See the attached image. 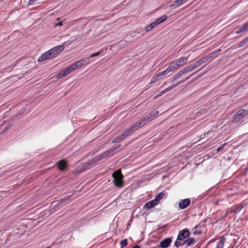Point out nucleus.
<instances>
[{
	"label": "nucleus",
	"instance_id": "1a4fd4ad",
	"mask_svg": "<svg viewBox=\"0 0 248 248\" xmlns=\"http://www.w3.org/2000/svg\"><path fill=\"white\" fill-rule=\"evenodd\" d=\"M172 242V237L166 238L162 240L159 245L157 246V248H168L170 247Z\"/></svg>",
	"mask_w": 248,
	"mask_h": 248
},
{
	"label": "nucleus",
	"instance_id": "603ef678",
	"mask_svg": "<svg viewBox=\"0 0 248 248\" xmlns=\"http://www.w3.org/2000/svg\"><path fill=\"white\" fill-rule=\"evenodd\" d=\"M198 225H197L195 226V228H197L198 227Z\"/></svg>",
	"mask_w": 248,
	"mask_h": 248
},
{
	"label": "nucleus",
	"instance_id": "a878e982",
	"mask_svg": "<svg viewBox=\"0 0 248 248\" xmlns=\"http://www.w3.org/2000/svg\"><path fill=\"white\" fill-rule=\"evenodd\" d=\"M248 43V36L237 44V47H241Z\"/></svg>",
	"mask_w": 248,
	"mask_h": 248
},
{
	"label": "nucleus",
	"instance_id": "58836bf2",
	"mask_svg": "<svg viewBox=\"0 0 248 248\" xmlns=\"http://www.w3.org/2000/svg\"><path fill=\"white\" fill-rule=\"evenodd\" d=\"M152 29H153V28H152V27H151L150 26V24H149L148 26H146V28H145V31H147V32H149V31H150Z\"/></svg>",
	"mask_w": 248,
	"mask_h": 248
},
{
	"label": "nucleus",
	"instance_id": "2f4dec72",
	"mask_svg": "<svg viewBox=\"0 0 248 248\" xmlns=\"http://www.w3.org/2000/svg\"><path fill=\"white\" fill-rule=\"evenodd\" d=\"M127 245V240L126 239H124L122 240L120 242V245L121 248H124Z\"/></svg>",
	"mask_w": 248,
	"mask_h": 248
},
{
	"label": "nucleus",
	"instance_id": "c756f323",
	"mask_svg": "<svg viewBox=\"0 0 248 248\" xmlns=\"http://www.w3.org/2000/svg\"><path fill=\"white\" fill-rule=\"evenodd\" d=\"M194 69H193V68H192V67L191 66V65H190L188 66H187V67H186L185 68L182 69V70L183 71V72H184L185 74H186V73H187L188 72H191Z\"/></svg>",
	"mask_w": 248,
	"mask_h": 248
},
{
	"label": "nucleus",
	"instance_id": "cd10ccee",
	"mask_svg": "<svg viewBox=\"0 0 248 248\" xmlns=\"http://www.w3.org/2000/svg\"><path fill=\"white\" fill-rule=\"evenodd\" d=\"M161 78L160 75L158 73L155 76L153 77L151 80L150 84H153L156 82H157L159 79Z\"/></svg>",
	"mask_w": 248,
	"mask_h": 248
},
{
	"label": "nucleus",
	"instance_id": "de8ad7c7",
	"mask_svg": "<svg viewBox=\"0 0 248 248\" xmlns=\"http://www.w3.org/2000/svg\"><path fill=\"white\" fill-rule=\"evenodd\" d=\"M165 93H166L165 91H164V90H163V91L160 92V93L157 94V96H161L162 95H163Z\"/></svg>",
	"mask_w": 248,
	"mask_h": 248
},
{
	"label": "nucleus",
	"instance_id": "72a5a7b5",
	"mask_svg": "<svg viewBox=\"0 0 248 248\" xmlns=\"http://www.w3.org/2000/svg\"><path fill=\"white\" fill-rule=\"evenodd\" d=\"M12 125V124H8L2 130L1 133L5 132L9 128H10Z\"/></svg>",
	"mask_w": 248,
	"mask_h": 248
},
{
	"label": "nucleus",
	"instance_id": "6e6d98bb",
	"mask_svg": "<svg viewBox=\"0 0 248 248\" xmlns=\"http://www.w3.org/2000/svg\"><path fill=\"white\" fill-rule=\"evenodd\" d=\"M81 171H82V170H79V172H81Z\"/></svg>",
	"mask_w": 248,
	"mask_h": 248
},
{
	"label": "nucleus",
	"instance_id": "423d86ee",
	"mask_svg": "<svg viewBox=\"0 0 248 248\" xmlns=\"http://www.w3.org/2000/svg\"><path fill=\"white\" fill-rule=\"evenodd\" d=\"M248 114V110L242 108L239 110L233 116V122L238 123L242 120Z\"/></svg>",
	"mask_w": 248,
	"mask_h": 248
},
{
	"label": "nucleus",
	"instance_id": "6e6552de",
	"mask_svg": "<svg viewBox=\"0 0 248 248\" xmlns=\"http://www.w3.org/2000/svg\"><path fill=\"white\" fill-rule=\"evenodd\" d=\"M189 235V230L187 229H184L179 232L177 237V240H183V239L188 238Z\"/></svg>",
	"mask_w": 248,
	"mask_h": 248
},
{
	"label": "nucleus",
	"instance_id": "f03ea898",
	"mask_svg": "<svg viewBox=\"0 0 248 248\" xmlns=\"http://www.w3.org/2000/svg\"><path fill=\"white\" fill-rule=\"evenodd\" d=\"M158 113L159 112L157 110L154 112H151L144 118H143L142 119L137 121L134 124L135 126L138 130L140 127L145 125L148 122L153 120L155 118V115H157Z\"/></svg>",
	"mask_w": 248,
	"mask_h": 248
},
{
	"label": "nucleus",
	"instance_id": "6ab92c4d",
	"mask_svg": "<svg viewBox=\"0 0 248 248\" xmlns=\"http://www.w3.org/2000/svg\"><path fill=\"white\" fill-rule=\"evenodd\" d=\"M177 69V67H176L173 62H170L169 67L166 69L169 73L172 72Z\"/></svg>",
	"mask_w": 248,
	"mask_h": 248
},
{
	"label": "nucleus",
	"instance_id": "2eb2a0df",
	"mask_svg": "<svg viewBox=\"0 0 248 248\" xmlns=\"http://www.w3.org/2000/svg\"><path fill=\"white\" fill-rule=\"evenodd\" d=\"M138 130L135 125L131 126L129 128L126 129L123 133V134L124 135V136L125 137H126L128 135H130L133 132Z\"/></svg>",
	"mask_w": 248,
	"mask_h": 248
},
{
	"label": "nucleus",
	"instance_id": "9d476101",
	"mask_svg": "<svg viewBox=\"0 0 248 248\" xmlns=\"http://www.w3.org/2000/svg\"><path fill=\"white\" fill-rule=\"evenodd\" d=\"M187 60L188 57H181L180 58L173 62L175 64V65L177 67L178 69L179 67L182 66L186 62Z\"/></svg>",
	"mask_w": 248,
	"mask_h": 248
},
{
	"label": "nucleus",
	"instance_id": "bb28decb",
	"mask_svg": "<svg viewBox=\"0 0 248 248\" xmlns=\"http://www.w3.org/2000/svg\"><path fill=\"white\" fill-rule=\"evenodd\" d=\"M186 1V0H175V1H174L173 4L171 5V6L172 7L173 6H175V5L176 6H180V5H182V4H183Z\"/></svg>",
	"mask_w": 248,
	"mask_h": 248
},
{
	"label": "nucleus",
	"instance_id": "dca6fc26",
	"mask_svg": "<svg viewBox=\"0 0 248 248\" xmlns=\"http://www.w3.org/2000/svg\"><path fill=\"white\" fill-rule=\"evenodd\" d=\"M196 73H194L192 74H191L189 77H187L186 78H185V79L183 80H181L180 81V82H179L178 83L176 84H173V85H171V86L168 87V88H167L166 89H165L164 90V91H165V93H167L169 91H170V90H172V89H173L174 88H175V87H176L178 85L185 82L186 80H187L190 77H191V76H192L193 75H194Z\"/></svg>",
	"mask_w": 248,
	"mask_h": 248
},
{
	"label": "nucleus",
	"instance_id": "9b49d317",
	"mask_svg": "<svg viewBox=\"0 0 248 248\" xmlns=\"http://www.w3.org/2000/svg\"><path fill=\"white\" fill-rule=\"evenodd\" d=\"M190 202L189 199H184L180 202L178 207L181 209H185L190 205Z\"/></svg>",
	"mask_w": 248,
	"mask_h": 248
},
{
	"label": "nucleus",
	"instance_id": "a211bd4d",
	"mask_svg": "<svg viewBox=\"0 0 248 248\" xmlns=\"http://www.w3.org/2000/svg\"><path fill=\"white\" fill-rule=\"evenodd\" d=\"M248 31V21L244 24L242 26L240 27L238 30L236 31V33L240 34L243 32H246Z\"/></svg>",
	"mask_w": 248,
	"mask_h": 248
},
{
	"label": "nucleus",
	"instance_id": "3c124183",
	"mask_svg": "<svg viewBox=\"0 0 248 248\" xmlns=\"http://www.w3.org/2000/svg\"><path fill=\"white\" fill-rule=\"evenodd\" d=\"M158 97H159V96H157V94L154 97V99H156L157 98H158Z\"/></svg>",
	"mask_w": 248,
	"mask_h": 248
},
{
	"label": "nucleus",
	"instance_id": "20e7f679",
	"mask_svg": "<svg viewBox=\"0 0 248 248\" xmlns=\"http://www.w3.org/2000/svg\"><path fill=\"white\" fill-rule=\"evenodd\" d=\"M101 160V159L99 155H98L92 158L90 161L84 163L81 168L82 170H84L93 168L96 165L98 162Z\"/></svg>",
	"mask_w": 248,
	"mask_h": 248
},
{
	"label": "nucleus",
	"instance_id": "e433bc0d",
	"mask_svg": "<svg viewBox=\"0 0 248 248\" xmlns=\"http://www.w3.org/2000/svg\"><path fill=\"white\" fill-rule=\"evenodd\" d=\"M62 71L63 73V74L64 77L68 75L69 74H70V72H69V71L67 68Z\"/></svg>",
	"mask_w": 248,
	"mask_h": 248
},
{
	"label": "nucleus",
	"instance_id": "a18cd8bd",
	"mask_svg": "<svg viewBox=\"0 0 248 248\" xmlns=\"http://www.w3.org/2000/svg\"><path fill=\"white\" fill-rule=\"evenodd\" d=\"M71 65L74 68L75 70H76L77 69H78V67L76 62H75L74 63L71 64Z\"/></svg>",
	"mask_w": 248,
	"mask_h": 248
},
{
	"label": "nucleus",
	"instance_id": "09e8293b",
	"mask_svg": "<svg viewBox=\"0 0 248 248\" xmlns=\"http://www.w3.org/2000/svg\"><path fill=\"white\" fill-rule=\"evenodd\" d=\"M56 26H61L62 25V22L61 21V22H59L58 23H57L56 24Z\"/></svg>",
	"mask_w": 248,
	"mask_h": 248
},
{
	"label": "nucleus",
	"instance_id": "393cba45",
	"mask_svg": "<svg viewBox=\"0 0 248 248\" xmlns=\"http://www.w3.org/2000/svg\"><path fill=\"white\" fill-rule=\"evenodd\" d=\"M225 240V239L224 237L221 238V239L217 242L216 248H223Z\"/></svg>",
	"mask_w": 248,
	"mask_h": 248
},
{
	"label": "nucleus",
	"instance_id": "c85d7f7f",
	"mask_svg": "<svg viewBox=\"0 0 248 248\" xmlns=\"http://www.w3.org/2000/svg\"><path fill=\"white\" fill-rule=\"evenodd\" d=\"M202 64V62H201L200 60H199L197 61V62H196L195 63H192L190 65H191V66L194 70L195 69L200 66Z\"/></svg>",
	"mask_w": 248,
	"mask_h": 248
},
{
	"label": "nucleus",
	"instance_id": "49530a36",
	"mask_svg": "<svg viewBox=\"0 0 248 248\" xmlns=\"http://www.w3.org/2000/svg\"><path fill=\"white\" fill-rule=\"evenodd\" d=\"M226 144H224L223 145V146H222L221 147L218 148L217 149V152H219V151H221L222 149H223V146H224Z\"/></svg>",
	"mask_w": 248,
	"mask_h": 248
},
{
	"label": "nucleus",
	"instance_id": "f8f14e48",
	"mask_svg": "<svg viewBox=\"0 0 248 248\" xmlns=\"http://www.w3.org/2000/svg\"><path fill=\"white\" fill-rule=\"evenodd\" d=\"M89 62V58H85L76 62V63L77 64L78 68H79L84 65H87Z\"/></svg>",
	"mask_w": 248,
	"mask_h": 248
},
{
	"label": "nucleus",
	"instance_id": "7c9ffc66",
	"mask_svg": "<svg viewBox=\"0 0 248 248\" xmlns=\"http://www.w3.org/2000/svg\"><path fill=\"white\" fill-rule=\"evenodd\" d=\"M163 196H164V194L162 193V192L161 193H159L158 194H157L155 197V199H154L155 201H156V202L158 203L159 202V201L160 200H161L163 197Z\"/></svg>",
	"mask_w": 248,
	"mask_h": 248
},
{
	"label": "nucleus",
	"instance_id": "aec40b11",
	"mask_svg": "<svg viewBox=\"0 0 248 248\" xmlns=\"http://www.w3.org/2000/svg\"><path fill=\"white\" fill-rule=\"evenodd\" d=\"M183 75H185L183 71L182 70L179 71L173 76L171 82H173L175 80L181 77Z\"/></svg>",
	"mask_w": 248,
	"mask_h": 248
},
{
	"label": "nucleus",
	"instance_id": "4c0bfd02",
	"mask_svg": "<svg viewBox=\"0 0 248 248\" xmlns=\"http://www.w3.org/2000/svg\"><path fill=\"white\" fill-rule=\"evenodd\" d=\"M150 26L151 27L153 28V29L154 28H155V27H156V26L158 25V24H157L156 22L155 21V20L154 22H152L150 24Z\"/></svg>",
	"mask_w": 248,
	"mask_h": 248
},
{
	"label": "nucleus",
	"instance_id": "ea45409f",
	"mask_svg": "<svg viewBox=\"0 0 248 248\" xmlns=\"http://www.w3.org/2000/svg\"><path fill=\"white\" fill-rule=\"evenodd\" d=\"M121 146V145H119L116 147H112V148L110 149V150L112 151V152L113 153V152L116 150L117 149H118Z\"/></svg>",
	"mask_w": 248,
	"mask_h": 248
},
{
	"label": "nucleus",
	"instance_id": "ddd939ff",
	"mask_svg": "<svg viewBox=\"0 0 248 248\" xmlns=\"http://www.w3.org/2000/svg\"><path fill=\"white\" fill-rule=\"evenodd\" d=\"M113 154H114L112 152V151L110 149H109L105 151L102 154H99V155L102 160L103 159L109 158L110 156H112Z\"/></svg>",
	"mask_w": 248,
	"mask_h": 248
},
{
	"label": "nucleus",
	"instance_id": "473e14b6",
	"mask_svg": "<svg viewBox=\"0 0 248 248\" xmlns=\"http://www.w3.org/2000/svg\"><path fill=\"white\" fill-rule=\"evenodd\" d=\"M102 53H103V51H100L99 52H96V53L92 54L88 58H89V59H90L91 58H93L94 57L99 56L100 54H102Z\"/></svg>",
	"mask_w": 248,
	"mask_h": 248
},
{
	"label": "nucleus",
	"instance_id": "f3484780",
	"mask_svg": "<svg viewBox=\"0 0 248 248\" xmlns=\"http://www.w3.org/2000/svg\"><path fill=\"white\" fill-rule=\"evenodd\" d=\"M156 201V200L155 201L154 200H153L152 201L146 202L144 205V208H145L147 210H149L155 207V205L158 204Z\"/></svg>",
	"mask_w": 248,
	"mask_h": 248
},
{
	"label": "nucleus",
	"instance_id": "c9c22d12",
	"mask_svg": "<svg viewBox=\"0 0 248 248\" xmlns=\"http://www.w3.org/2000/svg\"><path fill=\"white\" fill-rule=\"evenodd\" d=\"M64 75L63 74V73L62 72V71L60 72V73H59L58 74H57V76H56V77L58 79H60L61 78H62V77H64Z\"/></svg>",
	"mask_w": 248,
	"mask_h": 248
},
{
	"label": "nucleus",
	"instance_id": "0eeeda50",
	"mask_svg": "<svg viewBox=\"0 0 248 248\" xmlns=\"http://www.w3.org/2000/svg\"><path fill=\"white\" fill-rule=\"evenodd\" d=\"M221 51V49H218L216 50L215 51L212 52V53L208 54L205 57L201 58L200 60L202 64L208 61H212L214 58L217 57V54Z\"/></svg>",
	"mask_w": 248,
	"mask_h": 248
},
{
	"label": "nucleus",
	"instance_id": "37998d69",
	"mask_svg": "<svg viewBox=\"0 0 248 248\" xmlns=\"http://www.w3.org/2000/svg\"><path fill=\"white\" fill-rule=\"evenodd\" d=\"M70 73L73 70H75L74 68L72 66V65H70L68 67H67Z\"/></svg>",
	"mask_w": 248,
	"mask_h": 248
},
{
	"label": "nucleus",
	"instance_id": "c03bdc74",
	"mask_svg": "<svg viewBox=\"0 0 248 248\" xmlns=\"http://www.w3.org/2000/svg\"><path fill=\"white\" fill-rule=\"evenodd\" d=\"M201 233H202V232L201 231L195 230L193 232V234L194 235L201 234Z\"/></svg>",
	"mask_w": 248,
	"mask_h": 248
},
{
	"label": "nucleus",
	"instance_id": "39448f33",
	"mask_svg": "<svg viewBox=\"0 0 248 248\" xmlns=\"http://www.w3.org/2000/svg\"><path fill=\"white\" fill-rule=\"evenodd\" d=\"M195 242V239L193 237H189L183 240H177V238L174 243V246L181 247L186 244V247L192 245Z\"/></svg>",
	"mask_w": 248,
	"mask_h": 248
},
{
	"label": "nucleus",
	"instance_id": "5701e85b",
	"mask_svg": "<svg viewBox=\"0 0 248 248\" xmlns=\"http://www.w3.org/2000/svg\"><path fill=\"white\" fill-rule=\"evenodd\" d=\"M125 137L124 136V135L122 133L120 136H117L115 138L113 139L112 142V143H116L120 142L124 139Z\"/></svg>",
	"mask_w": 248,
	"mask_h": 248
},
{
	"label": "nucleus",
	"instance_id": "b1692460",
	"mask_svg": "<svg viewBox=\"0 0 248 248\" xmlns=\"http://www.w3.org/2000/svg\"><path fill=\"white\" fill-rule=\"evenodd\" d=\"M167 18V16L166 15H163V16L159 17V18H157L155 21L156 22L157 24L158 25L160 24L162 22L165 21Z\"/></svg>",
	"mask_w": 248,
	"mask_h": 248
},
{
	"label": "nucleus",
	"instance_id": "864d4df0",
	"mask_svg": "<svg viewBox=\"0 0 248 248\" xmlns=\"http://www.w3.org/2000/svg\"><path fill=\"white\" fill-rule=\"evenodd\" d=\"M196 248H200V246L197 247Z\"/></svg>",
	"mask_w": 248,
	"mask_h": 248
},
{
	"label": "nucleus",
	"instance_id": "5fc2aeb1",
	"mask_svg": "<svg viewBox=\"0 0 248 248\" xmlns=\"http://www.w3.org/2000/svg\"><path fill=\"white\" fill-rule=\"evenodd\" d=\"M200 77H201V76H198V78H200Z\"/></svg>",
	"mask_w": 248,
	"mask_h": 248
},
{
	"label": "nucleus",
	"instance_id": "412c9836",
	"mask_svg": "<svg viewBox=\"0 0 248 248\" xmlns=\"http://www.w3.org/2000/svg\"><path fill=\"white\" fill-rule=\"evenodd\" d=\"M183 75H185L183 71L182 70L179 71L173 76L171 82H173L175 80L181 77Z\"/></svg>",
	"mask_w": 248,
	"mask_h": 248
},
{
	"label": "nucleus",
	"instance_id": "8fccbe9b",
	"mask_svg": "<svg viewBox=\"0 0 248 248\" xmlns=\"http://www.w3.org/2000/svg\"><path fill=\"white\" fill-rule=\"evenodd\" d=\"M132 248H140V247L139 245H136V246H134Z\"/></svg>",
	"mask_w": 248,
	"mask_h": 248
},
{
	"label": "nucleus",
	"instance_id": "f257e3e1",
	"mask_svg": "<svg viewBox=\"0 0 248 248\" xmlns=\"http://www.w3.org/2000/svg\"><path fill=\"white\" fill-rule=\"evenodd\" d=\"M64 42L61 45L56 46L47 51L42 54L38 59V62H42L46 60L52 59L56 58L64 48Z\"/></svg>",
	"mask_w": 248,
	"mask_h": 248
},
{
	"label": "nucleus",
	"instance_id": "a19ab883",
	"mask_svg": "<svg viewBox=\"0 0 248 248\" xmlns=\"http://www.w3.org/2000/svg\"><path fill=\"white\" fill-rule=\"evenodd\" d=\"M121 146V145H119L116 147H112V148L110 149V150L112 151V152L113 153V152L116 150L117 149H118Z\"/></svg>",
	"mask_w": 248,
	"mask_h": 248
},
{
	"label": "nucleus",
	"instance_id": "4be33fe9",
	"mask_svg": "<svg viewBox=\"0 0 248 248\" xmlns=\"http://www.w3.org/2000/svg\"><path fill=\"white\" fill-rule=\"evenodd\" d=\"M71 196H66L63 199H61L59 202L61 203L67 204L71 200Z\"/></svg>",
	"mask_w": 248,
	"mask_h": 248
},
{
	"label": "nucleus",
	"instance_id": "79ce46f5",
	"mask_svg": "<svg viewBox=\"0 0 248 248\" xmlns=\"http://www.w3.org/2000/svg\"><path fill=\"white\" fill-rule=\"evenodd\" d=\"M121 146V145H119L116 147H112V148L110 149V150L112 151V152L113 153V152L116 150L117 149H118Z\"/></svg>",
	"mask_w": 248,
	"mask_h": 248
},
{
	"label": "nucleus",
	"instance_id": "f704fd0d",
	"mask_svg": "<svg viewBox=\"0 0 248 248\" xmlns=\"http://www.w3.org/2000/svg\"><path fill=\"white\" fill-rule=\"evenodd\" d=\"M169 73L167 71V70L166 69L165 70L159 73V75H160V77L161 78L162 76H166Z\"/></svg>",
	"mask_w": 248,
	"mask_h": 248
},
{
	"label": "nucleus",
	"instance_id": "7ed1b4c3",
	"mask_svg": "<svg viewBox=\"0 0 248 248\" xmlns=\"http://www.w3.org/2000/svg\"><path fill=\"white\" fill-rule=\"evenodd\" d=\"M112 177L113 178V182L116 187L123 186L124 183L123 180V176L120 170L114 171L112 174Z\"/></svg>",
	"mask_w": 248,
	"mask_h": 248
},
{
	"label": "nucleus",
	"instance_id": "4468645a",
	"mask_svg": "<svg viewBox=\"0 0 248 248\" xmlns=\"http://www.w3.org/2000/svg\"><path fill=\"white\" fill-rule=\"evenodd\" d=\"M57 167L61 171H63L67 167V162L64 160H61L57 163Z\"/></svg>",
	"mask_w": 248,
	"mask_h": 248
}]
</instances>
